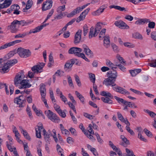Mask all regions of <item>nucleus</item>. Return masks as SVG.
Returning a JSON list of instances; mask_svg holds the SVG:
<instances>
[{"label":"nucleus","instance_id":"nucleus-1","mask_svg":"<svg viewBox=\"0 0 156 156\" xmlns=\"http://www.w3.org/2000/svg\"><path fill=\"white\" fill-rule=\"evenodd\" d=\"M16 52L21 58H23L29 57L31 55V52L30 50L21 47L18 48Z\"/></svg>","mask_w":156,"mask_h":156},{"label":"nucleus","instance_id":"nucleus-2","mask_svg":"<svg viewBox=\"0 0 156 156\" xmlns=\"http://www.w3.org/2000/svg\"><path fill=\"white\" fill-rule=\"evenodd\" d=\"M44 113L48 118L52 122L58 123L59 121V119L58 117L52 111L49 110L45 111Z\"/></svg>","mask_w":156,"mask_h":156},{"label":"nucleus","instance_id":"nucleus-3","mask_svg":"<svg viewBox=\"0 0 156 156\" xmlns=\"http://www.w3.org/2000/svg\"><path fill=\"white\" fill-rule=\"evenodd\" d=\"M25 77L24 73L23 71L19 73L15 76L14 80L15 85L17 87L20 84L21 81Z\"/></svg>","mask_w":156,"mask_h":156},{"label":"nucleus","instance_id":"nucleus-4","mask_svg":"<svg viewBox=\"0 0 156 156\" xmlns=\"http://www.w3.org/2000/svg\"><path fill=\"white\" fill-rule=\"evenodd\" d=\"M90 5V3H87L81 7H77L76 8L74 9L71 12L68 14L67 17L69 18L73 17L76 14L79 13L80 12Z\"/></svg>","mask_w":156,"mask_h":156},{"label":"nucleus","instance_id":"nucleus-5","mask_svg":"<svg viewBox=\"0 0 156 156\" xmlns=\"http://www.w3.org/2000/svg\"><path fill=\"white\" fill-rule=\"evenodd\" d=\"M17 21V20H14L9 26L11 30V32L12 33H16L18 30V28L20 26Z\"/></svg>","mask_w":156,"mask_h":156},{"label":"nucleus","instance_id":"nucleus-6","mask_svg":"<svg viewBox=\"0 0 156 156\" xmlns=\"http://www.w3.org/2000/svg\"><path fill=\"white\" fill-rule=\"evenodd\" d=\"M82 49L79 48L73 47L69 50L68 52L70 54H74L75 55L79 57L82 51Z\"/></svg>","mask_w":156,"mask_h":156},{"label":"nucleus","instance_id":"nucleus-7","mask_svg":"<svg viewBox=\"0 0 156 156\" xmlns=\"http://www.w3.org/2000/svg\"><path fill=\"white\" fill-rule=\"evenodd\" d=\"M116 79L111 78L108 77L107 78L105 79L103 81V83L106 86L111 85L114 87L116 85V83H115Z\"/></svg>","mask_w":156,"mask_h":156},{"label":"nucleus","instance_id":"nucleus-8","mask_svg":"<svg viewBox=\"0 0 156 156\" xmlns=\"http://www.w3.org/2000/svg\"><path fill=\"white\" fill-rule=\"evenodd\" d=\"M112 89L115 91L119 93L122 94L127 95L130 94V93L129 91H127L123 88L119 87L118 86L113 87Z\"/></svg>","mask_w":156,"mask_h":156},{"label":"nucleus","instance_id":"nucleus-9","mask_svg":"<svg viewBox=\"0 0 156 156\" xmlns=\"http://www.w3.org/2000/svg\"><path fill=\"white\" fill-rule=\"evenodd\" d=\"M53 2L52 0H47L42 4V9L43 11H46L50 9L52 6Z\"/></svg>","mask_w":156,"mask_h":156},{"label":"nucleus","instance_id":"nucleus-10","mask_svg":"<svg viewBox=\"0 0 156 156\" xmlns=\"http://www.w3.org/2000/svg\"><path fill=\"white\" fill-rule=\"evenodd\" d=\"M30 81H31V80H23L21 81V82L20 84L21 86L19 88H26L30 87L31 86V85L29 83Z\"/></svg>","mask_w":156,"mask_h":156},{"label":"nucleus","instance_id":"nucleus-11","mask_svg":"<svg viewBox=\"0 0 156 156\" xmlns=\"http://www.w3.org/2000/svg\"><path fill=\"white\" fill-rule=\"evenodd\" d=\"M115 25L122 29H129V27L126 23L122 20H118L115 23Z\"/></svg>","mask_w":156,"mask_h":156},{"label":"nucleus","instance_id":"nucleus-12","mask_svg":"<svg viewBox=\"0 0 156 156\" xmlns=\"http://www.w3.org/2000/svg\"><path fill=\"white\" fill-rule=\"evenodd\" d=\"M81 33L82 30H78L75 34L74 41L75 44H78L80 42L81 39Z\"/></svg>","mask_w":156,"mask_h":156},{"label":"nucleus","instance_id":"nucleus-13","mask_svg":"<svg viewBox=\"0 0 156 156\" xmlns=\"http://www.w3.org/2000/svg\"><path fill=\"white\" fill-rule=\"evenodd\" d=\"M107 8L105 5L101 6L96 11L92 12V14L93 16H98L102 13L104 10Z\"/></svg>","mask_w":156,"mask_h":156},{"label":"nucleus","instance_id":"nucleus-14","mask_svg":"<svg viewBox=\"0 0 156 156\" xmlns=\"http://www.w3.org/2000/svg\"><path fill=\"white\" fill-rule=\"evenodd\" d=\"M120 138L122 140V142L120 143V144L125 147H127L128 145L130 144L129 140L124 135H121Z\"/></svg>","mask_w":156,"mask_h":156},{"label":"nucleus","instance_id":"nucleus-15","mask_svg":"<svg viewBox=\"0 0 156 156\" xmlns=\"http://www.w3.org/2000/svg\"><path fill=\"white\" fill-rule=\"evenodd\" d=\"M12 3L11 0H5L2 4H0V9L6 8L9 7Z\"/></svg>","mask_w":156,"mask_h":156},{"label":"nucleus","instance_id":"nucleus-16","mask_svg":"<svg viewBox=\"0 0 156 156\" xmlns=\"http://www.w3.org/2000/svg\"><path fill=\"white\" fill-rule=\"evenodd\" d=\"M104 45L106 48H108L110 45V37L108 35H106L103 37Z\"/></svg>","mask_w":156,"mask_h":156},{"label":"nucleus","instance_id":"nucleus-17","mask_svg":"<svg viewBox=\"0 0 156 156\" xmlns=\"http://www.w3.org/2000/svg\"><path fill=\"white\" fill-rule=\"evenodd\" d=\"M107 75L108 77L116 79L117 76V73L116 71L113 69L112 71L108 72Z\"/></svg>","mask_w":156,"mask_h":156},{"label":"nucleus","instance_id":"nucleus-18","mask_svg":"<svg viewBox=\"0 0 156 156\" xmlns=\"http://www.w3.org/2000/svg\"><path fill=\"white\" fill-rule=\"evenodd\" d=\"M40 91L41 97H45L46 90L45 85L43 83H41L40 85Z\"/></svg>","mask_w":156,"mask_h":156},{"label":"nucleus","instance_id":"nucleus-19","mask_svg":"<svg viewBox=\"0 0 156 156\" xmlns=\"http://www.w3.org/2000/svg\"><path fill=\"white\" fill-rule=\"evenodd\" d=\"M14 102L19 105V107H23L24 105L23 104L25 103L23 101L21 100L18 97L15 98L14 100Z\"/></svg>","mask_w":156,"mask_h":156},{"label":"nucleus","instance_id":"nucleus-20","mask_svg":"<svg viewBox=\"0 0 156 156\" xmlns=\"http://www.w3.org/2000/svg\"><path fill=\"white\" fill-rule=\"evenodd\" d=\"M98 33L96 32L94 28L93 27H91L90 29L89 32V38H91L93 37H95L98 35Z\"/></svg>","mask_w":156,"mask_h":156},{"label":"nucleus","instance_id":"nucleus-21","mask_svg":"<svg viewBox=\"0 0 156 156\" xmlns=\"http://www.w3.org/2000/svg\"><path fill=\"white\" fill-rule=\"evenodd\" d=\"M83 48L84 50V51L85 52L86 55H90V57H91V51L89 49L88 47L85 44H83Z\"/></svg>","mask_w":156,"mask_h":156},{"label":"nucleus","instance_id":"nucleus-22","mask_svg":"<svg viewBox=\"0 0 156 156\" xmlns=\"http://www.w3.org/2000/svg\"><path fill=\"white\" fill-rule=\"evenodd\" d=\"M148 19L144 18L141 19L137 20L135 22V24L137 25H144V24L147 23Z\"/></svg>","mask_w":156,"mask_h":156},{"label":"nucleus","instance_id":"nucleus-23","mask_svg":"<svg viewBox=\"0 0 156 156\" xmlns=\"http://www.w3.org/2000/svg\"><path fill=\"white\" fill-rule=\"evenodd\" d=\"M43 132L44 139L46 141L47 143H49L50 140V136H51L50 134H48V133H47V132L45 129L43 130Z\"/></svg>","mask_w":156,"mask_h":156},{"label":"nucleus","instance_id":"nucleus-24","mask_svg":"<svg viewBox=\"0 0 156 156\" xmlns=\"http://www.w3.org/2000/svg\"><path fill=\"white\" fill-rule=\"evenodd\" d=\"M100 95L103 96L110 98L111 99H113V96L111 94V93L108 92H107L105 91H102L101 92Z\"/></svg>","mask_w":156,"mask_h":156},{"label":"nucleus","instance_id":"nucleus-25","mask_svg":"<svg viewBox=\"0 0 156 156\" xmlns=\"http://www.w3.org/2000/svg\"><path fill=\"white\" fill-rule=\"evenodd\" d=\"M4 65L2 66V68L1 69H0V72L3 73H7L9 72V69L10 67L8 65L6 64V63H4Z\"/></svg>","mask_w":156,"mask_h":156},{"label":"nucleus","instance_id":"nucleus-26","mask_svg":"<svg viewBox=\"0 0 156 156\" xmlns=\"http://www.w3.org/2000/svg\"><path fill=\"white\" fill-rule=\"evenodd\" d=\"M101 100L104 103L109 104H113V101L111 99V98L107 97H102L101 98Z\"/></svg>","mask_w":156,"mask_h":156},{"label":"nucleus","instance_id":"nucleus-27","mask_svg":"<svg viewBox=\"0 0 156 156\" xmlns=\"http://www.w3.org/2000/svg\"><path fill=\"white\" fill-rule=\"evenodd\" d=\"M92 125L91 124H89L88 127L87 128L88 129V132L92 134H95L97 138H98V137L100 136V135L98 133L95 132V133H94V131L92 129Z\"/></svg>","mask_w":156,"mask_h":156},{"label":"nucleus","instance_id":"nucleus-28","mask_svg":"<svg viewBox=\"0 0 156 156\" xmlns=\"http://www.w3.org/2000/svg\"><path fill=\"white\" fill-rule=\"evenodd\" d=\"M114 98L120 104H122L124 105H126L128 103L127 101L117 96H115Z\"/></svg>","mask_w":156,"mask_h":156},{"label":"nucleus","instance_id":"nucleus-29","mask_svg":"<svg viewBox=\"0 0 156 156\" xmlns=\"http://www.w3.org/2000/svg\"><path fill=\"white\" fill-rule=\"evenodd\" d=\"M75 93L76 94L77 96V97L79 98L80 101L83 104H84V100L85 98L81 94L78 92L77 91H76Z\"/></svg>","mask_w":156,"mask_h":156},{"label":"nucleus","instance_id":"nucleus-30","mask_svg":"<svg viewBox=\"0 0 156 156\" xmlns=\"http://www.w3.org/2000/svg\"><path fill=\"white\" fill-rule=\"evenodd\" d=\"M17 60L16 59L8 60L6 62V64L10 67L17 62Z\"/></svg>","mask_w":156,"mask_h":156},{"label":"nucleus","instance_id":"nucleus-31","mask_svg":"<svg viewBox=\"0 0 156 156\" xmlns=\"http://www.w3.org/2000/svg\"><path fill=\"white\" fill-rule=\"evenodd\" d=\"M32 0H28L25 9H24L23 10V12H25V10H28L31 8L32 5Z\"/></svg>","mask_w":156,"mask_h":156},{"label":"nucleus","instance_id":"nucleus-32","mask_svg":"<svg viewBox=\"0 0 156 156\" xmlns=\"http://www.w3.org/2000/svg\"><path fill=\"white\" fill-rule=\"evenodd\" d=\"M17 22L18 23V25L19 26H23L24 25H27L30 23V22L28 21H25L24 20L18 21L17 20Z\"/></svg>","mask_w":156,"mask_h":156},{"label":"nucleus","instance_id":"nucleus-33","mask_svg":"<svg viewBox=\"0 0 156 156\" xmlns=\"http://www.w3.org/2000/svg\"><path fill=\"white\" fill-rule=\"evenodd\" d=\"M109 8L110 9L114 8L121 11H123V10L126 11L125 10V9L124 7H121L118 5H112L109 6Z\"/></svg>","mask_w":156,"mask_h":156},{"label":"nucleus","instance_id":"nucleus-34","mask_svg":"<svg viewBox=\"0 0 156 156\" xmlns=\"http://www.w3.org/2000/svg\"><path fill=\"white\" fill-rule=\"evenodd\" d=\"M37 33V32L35 28L33 29L30 30L29 32H25L21 33V34L23 38L26 36L29 35L32 33Z\"/></svg>","mask_w":156,"mask_h":156},{"label":"nucleus","instance_id":"nucleus-35","mask_svg":"<svg viewBox=\"0 0 156 156\" xmlns=\"http://www.w3.org/2000/svg\"><path fill=\"white\" fill-rule=\"evenodd\" d=\"M49 24V23H43L40 26H38L35 28L37 32L40 31L43 28L48 25Z\"/></svg>","mask_w":156,"mask_h":156},{"label":"nucleus","instance_id":"nucleus-36","mask_svg":"<svg viewBox=\"0 0 156 156\" xmlns=\"http://www.w3.org/2000/svg\"><path fill=\"white\" fill-rule=\"evenodd\" d=\"M38 66V65H36L31 68L32 71L34 73H38L41 72V71H40L41 69Z\"/></svg>","mask_w":156,"mask_h":156},{"label":"nucleus","instance_id":"nucleus-37","mask_svg":"<svg viewBox=\"0 0 156 156\" xmlns=\"http://www.w3.org/2000/svg\"><path fill=\"white\" fill-rule=\"evenodd\" d=\"M144 112L149 114L151 117L152 118H156V114L154 112L151 111L148 109H144Z\"/></svg>","mask_w":156,"mask_h":156},{"label":"nucleus","instance_id":"nucleus-38","mask_svg":"<svg viewBox=\"0 0 156 156\" xmlns=\"http://www.w3.org/2000/svg\"><path fill=\"white\" fill-rule=\"evenodd\" d=\"M118 119L122 122L124 123L126 125H128V126L130 125V123L128 120V119H127V118H126L125 119L123 116H122L121 117Z\"/></svg>","mask_w":156,"mask_h":156},{"label":"nucleus","instance_id":"nucleus-39","mask_svg":"<svg viewBox=\"0 0 156 156\" xmlns=\"http://www.w3.org/2000/svg\"><path fill=\"white\" fill-rule=\"evenodd\" d=\"M147 22V23H149L148 24V27L151 29H153L154 28L155 23L153 21H151L149 19H148Z\"/></svg>","mask_w":156,"mask_h":156},{"label":"nucleus","instance_id":"nucleus-40","mask_svg":"<svg viewBox=\"0 0 156 156\" xmlns=\"http://www.w3.org/2000/svg\"><path fill=\"white\" fill-rule=\"evenodd\" d=\"M101 29V24L100 23H98L95 26V28L94 30L98 34L100 30Z\"/></svg>","mask_w":156,"mask_h":156},{"label":"nucleus","instance_id":"nucleus-41","mask_svg":"<svg viewBox=\"0 0 156 156\" xmlns=\"http://www.w3.org/2000/svg\"><path fill=\"white\" fill-rule=\"evenodd\" d=\"M89 78L90 81L93 83H95V76L94 74L90 73L89 74Z\"/></svg>","mask_w":156,"mask_h":156},{"label":"nucleus","instance_id":"nucleus-42","mask_svg":"<svg viewBox=\"0 0 156 156\" xmlns=\"http://www.w3.org/2000/svg\"><path fill=\"white\" fill-rule=\"evenodd\" d=\"M65 5L58 7L57 9V11L58 13H62V11L65 10Z\"/></svg>","mask_w":156,"mask_h":156},{"label":"nucleus","instance_id":"nucleus-43","mask_svg":"<svg viewBox=\"0 0 156 156\" xmlns=\"http://www.w3.org/2000/svg\"><path fill=\"white\" fill-rule=\"evenodd\" d=\"M58 13V14L57 15L54 17V19L52 20L53 21L54 20H60L62 18L63 16V13Z\"/></svg>","mask_w":156,"mask_h":156},{"label":"nucleus","instance_id":"nucleus-44","mask_svg":"<svg viewBox=\"0 0 156 156\" xmlns=\"http://www.w3.org/2000/svg\"><path fill=\"white\" fill-rule=\"evenodd\" d=\"M117 58L121 64H122L123 65H126V62L124 61L123 58L121 57L120 55H117Z\"/></svg>","mask_w":156,"mask_h":156},{"label":"nucleus","instance_id":"nucleus-45","mask_svg":"<svg viewBox=\"0 0 156 156\" xmlns=\"http://www.w3.org/2000/svg\"><path fill=\"white\" fill-rule=\"evenodd\" d=\"M26 111L27 112V115H28L30 118H33V116L32 115L31 111L30 108L29 107L28 105H27V106Z\"/></svg>","mask_w":156,"mask_h":156},{"label":"nucleus","instance_id":"nucleus-46","mask_svg":"<svg viewBox=\"0 0 156 156\" xmlns=\"http://www.w3.org/2000/svg\"><path fill=\"white\" fill-rule=\"evenodd\" d=\"M22 41L21 40H16L8 43V44L9 47H10L12 46H13L16 44L20 43Z\"/></svg>","mask_w":156,"mask_h":156},{"label":"nucleus","instance_id":"nucleus-47","mask_svg":"<svg viewBox=\"0 0 156 156\" xmlns=\"http://www.w3.org/2000/svg\"><path fill=\"white\" fill-rule=\"evenodd\" d=\"M133 37L135 38L142 39L143 38L141 34L138 33H135L133 34Z\"/></svg>","mask_w":156,"mask_h":156},{"label":"nucleus","instance_id":"nucleus-48","mask_svg":"<svg viewBox=\"0 0 156 156\" xmlns=\"http://www.w3.org/2000/svg\"><path fill=\"white\" fill-rule=\"evenodd\" d=\"M126 151L127 154L126 156H135L134 155L133 152L132 151H131L128 148L126 149Z\"/></svg>","mask_w":156,"mask_h":156},{"label":"nucleus","instance_id":"nucleus-49","mask_svg":"<svg viewBox=\"0 0 156 156\" xmlns=\"http://www.w3.org/2000/svg\"><path fill=\"white\" fill-rule=\"evenodd\" d=\"M75 81L76 82L77 85L79 87L81 86V83L80 80V78L77 75H75L74 76Z\"/></svg>","mask_w":156,"mask_h":156},{"label":"nucleus","instance_id":"nucleus-50","mask_svg":"<svg viewBox=\"0 0 156 156\" xmlns=\"http://www.w3.org/2000/svg\"><path fill=\"white\" fill-rule=\"evenodd\" d=\"M129 126L127 125L126 127V129L127 131L132 135H134V133L133 131L131 129L130 127Z\"/></svg>","mask_w":156,"mask_h":156},{"label":"nucleus","instance_id":"nucleus-51","mask_svg":"<svg viewBox=\"0 0 156 156\" xmlns=\"http://www.w3.org/2000/svg\"><path fill=\"white\" fill-rule=\"evenodd\" d=\"M32 109L34 110V111L36 113V115L38 116H39V115L41 114V113L40 111L38 110L37 108H36V106L34 104L32 105Z\"/></svg>","mask_w":156,"mask_h":156},{"label":"nucleus","instance_id":"nucleus-52","mask_svg":"<svg viewBox=\"0 0 156 156\" xmlns=\"http://www.w3.org/2000/svg\"><path fill=\"white\" fill-rule=\"evenodd\" d=\"M15 54H16V52L15 51H10L7 54L6 56V57H8L7 59H9L10 58L14 56Z\"/></svg>","mask_w":156,"mask_h":156},{"label":"nucleus","instance_id":"nucleus-53","mask_svg":"<svg viewBox=\"0 0 156 156\" xmlns=\"http://www.w3.org/2000/svg\"><path fill=\"white\" fill-rule=\"evenodd\" d=\"M83 115L84 116L91 120L93 119L94 117V116L86 112L83 113Z\"/></svg>","mask_w":156,"mask_h":156},{"label":"nucleus","instance_id":"nucleus-54","mask_svg":"<svg viewBox=\"0 0 156 156\" xmlns=\"http://www.w3.org/2000/svg\"><path fill=\"white\" fill-rule=\"evenodd\" d=\"M72 66V65L69 61H67L65 65V69L67 70Z\"/></svg>","mask_w":156,"mask_h":156},{"label":"nucleus","instance_id":"nucleus-55","mask_svg":"<svg viewBox=\"0 0 156 156\" xmlns=\"http://www.w3.org/2000/svg\"><path fill=\"white\" fill-rule=\"evenodd\" d=\"M85 16L84 15H82V13L80 14V16L77 18L76 22L79 23L81 20H83L85 18Z\"/></svg>","mask_w":156,"mask_h":156},{"label":"nucleus","instance_id":"nucleus-56","mask_svg":"<svg viewBox=\"0 0 156 156\" xmlns=\"http://www.w3.org/2000/svg\"><path fill=\"white\" fill-rule=\"evenodd\" d=\"M6 146H7V148H8V149L11 152H12V151H13V149L12 148V144H10L9 143V142H8V141H7L6 142Z\"/></svg>","mask_w":156,"mask_h":156},{"label":"nucleus","instance_id":"nucleus-57","mask_svg":"<svg viewBox=\"0 0 156 156\" xmlns=\"http://www.w3.org/2000/svg\"><path fill=\"white\" fill-rule=\"evenodd\" d=\"M106 65L112 68L113 66H115V64L113 63L109 60H107L106 62Z\"/></svg>","mask_w":156,"mask_h":156},{"label":"nucleus","instance_id":"nucleus-58","mask_svg":"<svg viewBox=\"0 0 156 156\" xmlns=\"http://www.w3.org/2000/svg\"><path fill=\"white\" fill-rule=\"evenodd\" d=\"M151 38L156 41V31L152 32L151 34Z\"/></svg>","mask_w":156,"mask_h":156},{"label":"nucleus","instance_id":"nucleus-59","mask_svg":"<svg viewBox=\"0 0 156 156\" xmlns=\"http://www.w3.org/2000/svg\"><path fill=\"white\" fill-rule=\"evenodd\" d=\"M124 45L128 48H133L134 47V45L130 43L129 42H125L124 43Z\"/></svg>","mask_w":156,"mask_h":156},{"label":"nucleus","instance_id":"nucleus-60","mask_svg":"<svg viewBox=\"0 0 156 156\" xmlns=\"http://www.w3.org/2000/svg\"><path fill=\"white\" fill-rule=\"evenodd\" d=\"M145 134L149 137H151L152 136L151 133L147 129H145L144 130Z\"/></svg>","mask_w":156,"mask_h":156},{"label":"nucleus","instance_id":"nucleus-61","mask_svg":"<svg viewBox=\"0 0 156 156\" xmlns=\"http://www.w3.org/2000/svg\"><path fill=\"white\" fill-rule=\"evenodd\" d=\"M117 65L119 69L123 72H125L126 71V68L123 65L121 64H119V65Z\"/></svg>","mask_w":156,"mask_h":156},{"label":"nucleus","instance_id":"nucleus-62","mask_svg":"<svg viewBox=\"0 0 156 156\" xmlns=\"http://www.w3.org/2000/svg\"><path fill=\"white\" fill-rule=\"evenodd\" d=\"M83 28V34L84 36H85L88 31V27L87 25L86 24L84 25Z\"/></svg>","mask_w":156,"mask_h":156},{"label":"nucleus","instance_id":"nucleus-63","mask_svg":"<svg viewBox=\"0 0 156 156\" xmlns=\"http://www.w3.org/2000/svg\"><path fill=\"white\" fill-rule=\"evenodd\" d=\"M69 131L72 135L75 136H76L77 135L76 130L74 128L72 127H71L69 129Z\"/></svg>","mask_w":156,"mask_h":156},{"label":"nucleus","instance_id":"nucleus-64","mask_svg":"<svg viewBox=\"0 0 156 156\" xmlns=\"http://www.w3.org/2000/svg\"><path fill=\"white\" fill-rule=\"evenodd\" d=\"M150 66L151 67H156V60H153L151 61V62L150 63Z\"/></svg>","mask_w":156,"mask_h":156}]
</instances>
